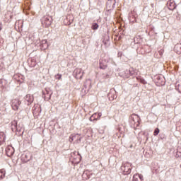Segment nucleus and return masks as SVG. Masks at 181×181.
Masks as SVG:
<instances>
[{
  "mask_svg": "<svg viewBox=\"0 0 181 181\" xmlns=\"http://www.w3.org/2000/svg\"><path fill=\"white\" fill-rule=\"evenodd\" d=\"M133 181H144V175L142 174H135L133 176Z\"/></svg>",
  "mask_w": 181,
  "mask_h": 181,
  "instance_id": "obj_11",
  "label": "nucleus"
},
{
  "mask_svg": "<svg viewBox=\"0 0 181 181\" xmlns=\"http://www.w3.org/2000/svg\"><path fill=\"white\" fill-rule=\"evenodd\" d=\"M92 29L93 30H97V29H98V24L97 23H94L92 25Z\"/></svg>",
  "mask_w": 181,
  "mask_h": 181,
  "instance_id": "obj_23",
  "label": "nucleus"
},
{
  "mask_svg": "<svg viewBox=\"0 0 181 181\" xmlns=\"http://www.w3.org/2000/svg\"><path fill=\"white\" fill-rule=\"evenodd\" d=\"M129 76H138V73H139V70L134 69V68H130L129 70Z\"/></svg>",
  "mask_w": 181,
  "mask_h": 181,
  "instance_id": "obj_12",
  "label": "nucleus"
},
{
  "mask_svg": "<svg viewBox=\"0 0 181 181\" xmlns=\"http://www.w3.org/2000/svg\"><path fill=\"white\" fill-rule=\"evenodd\" d=\"M128 73H129V71H126V72H125L126 75H124V78H129V74H128Z\"/></svg>",
  "mask_w": 181,
  "mask_h": 181,
  "instance_id": "obj_26",
  "label": "nucleus"
},
{
  "mask_svg": "<svg viewBox=\"0 0 181 181\" xmlns=\"http://www.w3.org/2000/svg\"><path fill=\"white\" fill-rule=\"evenodd\" d=\"M11 129L14 132H22L23 134V124H18L16 120H13L11 122Z\"/></svg>",
  "mask_w": 181,
  "mask_h": 181,
  "instance_id": "obj_3",
  "label": "nucleus"
},
{
  "mask_svg": "<svg viewBox=\"0 0 181 181\" xmlns=\"http://www.w3.org/2000/svg\"><path fill=\"white\" fill-rule=\"evenodd\" d=\"M174 51L177 54H181V44H177L174 47Z\"/></svg>",
  "mask_w": 181,
  "mask_h": 181,
  "instance_id": "obj_14",
  "label": "nucleus"
},
{
  "mask_svg": "<svg viewBox=\"0 0 181 181\" xmlns=\"http://www.w3.org/2000/svg\"><path fill=\"white\" fill-rule=\"evenodd\" d=\"M167 6L170 11H173L176 9V3H175L174 0H169L167 3Z\"/></svg>",
  "mask_w": 181,
  "mask_h": 181,
  "instance_id": "obj_10",
  "label": "nucleus"
},
{
  "mask_svg": "<svg viewBox=\"0 0 181 181\" xmlns=\"http://www.w3.org/2000/svg\"><path fill=\"white\" fill-rule=\"evenodd\" d=\"M114 60L110 57H105L100 60L99 67L102 70H105L108 67V63H112Z\"/></svg>",
  "mask_w": 181,
  "mask_h": 181,
  "instance_id": "obj_2",
  "label": "nucleus"
},
{
  "mask_svg": "<svg viewBox=\"0 0 181 181\" xmlns=\"http://www.w3.org/2000/svg\"><path fill=\"white\" fill-rule=\"evenodd\" d=\"M100 117H101V115H100V113H94L90 117V121H97L98 119H100Z\"/></svg>",
  "mask_w": 181,
  "mask_h": 181,
  "instance_id": "obj_13",
  "label": "nucleus"
},
{
  "mask_svg": "<svg viewBox=\"0 0 181 181\" xmlns=\"http://www.w3.org/2000/svg\"><path fill=\"white\" fill-rule=\"evenodd\" d=\"M140 121L141 118H139V116L138 115L133 114L129 117L130 125L134 129H136V128L139 127L141 124Z\"/></svg>",
  "mask_w": 181,
  "mask_h": 181,
  "instance_id": "obj_1",
  "label": "nucleus"
},
{
  "mask_svg": "<svg viewBox=\"0 0 181 181\" xmlns=\"http://www.w3.org/2000/svg\"><path fill=\"white\" fill-rule=\"evenodd\" d=\"M136 78L137 81H139V83H141V84H146V81H145V79L142 78V77L136 76Z\"/></svg>",
  "mask_w": 181,
  "mask_h": 181,
  "instance_id": "obj_21",
  "label": "nucleus"
},
{
  "mask_svg": "<svg viewBox=\"0 0 181 181\" xmlns=\"http://www.w3.org/2000/svg\"><path fill=\"white\" fill-rule=\"evenodd\" d=\"M64 25H66V26L71 25V23H73V20H69V18L66 17V18L64 21Z\"/></svg>",
  "mask_w": 181,
  "mask_h": 181,
  "instance_id": "obj_20",
  "label": "nucleus"
},
{
  "mask_svg": "<svg viewBox=\"0 0 181 181\" xmlns=\"http://www.w3.org/2000/svg\"><path fill=\"white\" fill-rule=\"evenodd\" d=\"M5 142V133L1 132H0V145H2Z\"/></svg>",
  "mask_w": 181,
  "mask_h": 181,
  "instance_id": "obj_18",
  "label": "nucleus"
},
{
  "mask_svg": "<svg viewBox=\"0 0 181 181\" xmlns=\"http://www.w3.org/2000/svg\"><path fill=\"white\" fill-rule=\"evenodd\" d=\"M0 30H2V24L0 23Z\"/></svg>",
  "mask_w": 181,
  "mask_h": 181,
  "instance_id": "obj_29",
  "label": "nucleus"
},
{
  "mask_svg": "<svg viewBox=\"0 0 181 181\" xmlns=\"http://www.w3.org/2000/svg\"><path fill=\"white\" fill-rule=\"evenodd\" d=\"M16 28L18 29H22L23 28V21L20 20L16 22Z\"/></svg>",
  "mask_w": 181,
  "mask_h": 181,
  "instance_id": "obj_16",
  "label": "nucleus"
},
{
  "mask_svg": "<svg viewBox=\"0 0 181 181\" xmlns=\"http://www.w3.org/2000/svg\"><path fill=\"white\" fill-rule=\"evenodd\" d=\"M55 78H57V80H62V74H57L55 76Z\"/></svg>",
  "mask_w": 181,
  "mask_h": 181,
  "instance_id": "obj_25",
  "label": "nucleus"
},
{
  "mask_svg": "<svg viewBox=\"0 0 181 181\" xmlns=\"http://www.w3.org/2000/svg\"><path fill=\"white\" fill-rule=\"evenodd\" d=\"M25 158H26L25 160H24V162H29V160H30V158H28V155H25Z\"/></svg>",
  "mask_w": 181,
  "mask_h": 181,
  "instance_id": "obj_27",
  "label": "nucleus"
},
{
  "mask_svg": "<svg viewBox=\"0 0 181 181\" xmlns=\"http://www.w3.org/2000/svg\"><path fill=\"white\" fill-rule=\"evenodd\" d=\"M31 62H33V64H31V67H35L36 66V62H33V60L31 59Z\"/></svg>",
  "mask_w": 181,
  "mask_h": 181,
  "instance_id": "obj_28",
  "label": "nucleus"
},
{
  "mask_svg": "<svg viewBox=\"0 0 181 181\" xmlns=\"http://www.w3.org/2000/svg\"><path fill=\"white\" fill-rule=\"evenodd\" d=\"M6 153L8 156H12V155H13V148L12 147H8L6 149Z\"/></svg>",
  "mask_w": 181,
  "mask_h": 181,
  "instance_id": "obj_19",
  "label": "nucleus"
},
{
  "mask_svg": "<svg viewBox=\"0 0 181 181\" xmlns=\"http://www.w3.org/2000/svg\"><path fill=\"white\" fill-rule=\"evenodd\" d=\"M42 25L45 26V28H49L52 25V18L50 17H43L42 18Z\"/></svg>",
  "mask_w": 181,
  "mask_h": 181,
  "instance_id": "obj_6",
  "label": "nucleus"
},
{
  "mask_svg": "<svg viewBox=\"0 0 181 181\" xmlns=\"http://www.w3.org/2000/svg\"><path fill=\"white\" fill-rule=\"evenodd\" d=\"M43 98L45 100H50L52 98V91L49 88H46L43 91Z\"/></svg>",
  "mask_w": 181,
  "mask_h": 181,
  "instance_id": "obj_9",
  "label": "nucleus"
},
{
  "mask_svg": "<svg viewBox=\"0 0 181 181\" xmlns=\"http://www.w3.org/2000/svg\"><path fill=\"white\" fill-rule=\"evenodd\" d=\"M21 104H22V102H21L19 99H13L11 100L12 110H13V111H18Z\"/></svg>",
  "mask_w": 181,
  "mask_h": 181,
  "instance_id": "obj_5",
  "label": "nucleus"
},
{
  "mask_svg": "<svg viewBox=\"0 0 181 181\" xmlns=\"http://www.w3.org/2000/svg\"><path fill=\"white\" fill-rule=\"evenodd\" d=\"M121 169L124 175H129L131 170H132V164L130 163H125L122 165Z\"/></svg>",
  "mask_w": 181,
  "mask_h": 181,
  "instance_id": "obj_4",
  "label": "nucleus"
},
{
  "mask_svg": "<svg viewBox=\"0 0 181 181\" xmlns=\"http://www.w3.org/2000/svg\"><path fill=\"white\" fill-rule=\"evenodd\" d=\"M35 101L33 95L28 94L24 98V103L26 105H30Z\"/></svg>",
  "mask_w": 181,
  "mask_h": 181,
  "instance_id": "obj_7",
  "label": "nucleus"
},
{
  "mask_svg": "<svg viewBox=\"0 0 181 181\" xmlns=\"http://www.w3.org/2000/svg\"><path fill=\"white\" fill-rule=\"evenodd\" d=\"M6 175V170L5 169L2 168L0 170V180H2V179H5V175Z\"/></svg>",
  "mask_w": 181,
  "mask_h": 181,
  "instance_id": "obj_17",
  "label": "nucleus"
},
{
  "mask_svg": "<svg viewBox=\"0 0 181 181\" xmlns=\"http://www.w3.org/2000/svg\"><path fill=\"white\" fill-rule=\"evenodd\" d=\"M160 131H159V128H156L155 130H154V132H153V135L154 136H156V135H158L159 134Z\"/></svg>",
  "mask_w": 181,
  "mask_h": 181,
  "instance_id": "obj_24",
  "label": "nucleus"
},
{
  "mask_svg": "<svg viewBox=\"0 0 181 181\" xmlns=\"http://www.w3.org/2000/svg\"><path fill=\"white\" fill-rule=\"evenodd\" d=\"M75 73V77L77 78V80H81L83 78V76H84V72H83V69L80 68H77L74 71Z\"/></svg>",
  "mask_w": 181,
  "mask_h": 181,
  "instance_id": "obj_8",
  "label": "nucleus"
},
{
  "mask_svg": "<svg viewBox=\"0 0 181 181\" xmlns=\"http://www.w3.org/2000/svg\"><path fill=\"white\" fill-rule=\"evenodd\" d=\"M40 46L42 47V49H47V47H49L47 40H42L40 42Z\"/></svg>",
  "mask_w": 181,
  "mask_h": 181,
  "instance_id": "obj_15",
  "label": "nucleus"
},
{
  "mask_svg": "<svg viewBox=\"0 0 181 181\" xmlns=\"http://www.w3.org/2000/svg\"><path fill=\"white\" fill-rule=\"evenodd\" d=\"M85 175H88L86 179H90V177H91V176H93V173H90V171H86L83 173V176H85Z\"/></svg>",
  "mask_w": 181,
  "mask_h": 181,
  "instance_id": "obj_22",
  "label": "nucleus"
}]
</instances>
